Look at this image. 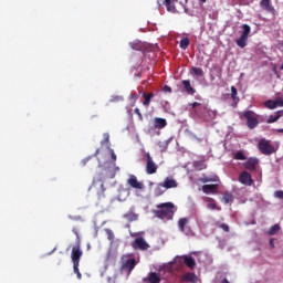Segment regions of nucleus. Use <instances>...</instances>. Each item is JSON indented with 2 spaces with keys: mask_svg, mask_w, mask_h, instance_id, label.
Masks as SVG:
<instances>
[{
  "mask_svg": "<svg viewBox=\"0 0 283 283\" xmlns=\"http://www.w3.org/2000/svg\"><path fill=\"white\" fill-rule=\"evenodd\" d=\"M242 34L239 39L235 40V43L239 48H247V41H249V34H251V27L249 24L242 25Z\"/></svg>",
  "mask_w": 283,
  "mask_h": 283,
  "instance_id": "nucleus-5",
  "label": "nucleus"
},
{
  "mask_svg": "<svg viewBox=\"0 0 283 283\" xmlns=\"http://www.w3.org/2000/svg\"><path fill=\"white\" fill-rule=\"evenodd\" d=\"M146 282L148 283H160V274L156 272H150L148 274V277L146 279Z\"/></svg>",
  "mask_w": 283,
  "mask_h": 283,
  "instance_id": "nucleus-22",
  "label": "nucleus"
},
{
  "mask_svg": "<svg viewBox=\"0 0 283 283\" xmlns=\"http://www.w3.org/2000/svg\"><path fill=\"white\" fill-rule=\"evenodd\" d=\"M193 167L197 169V171H202L207 168V164H205V161H195Z\"/></svg>",
  "mask_w": 283,
  "mask_h": 283,
  "instance_id": "nucleus-27",
  "label": "nucleus"
},
{
  "mask_svg": "<svg viewBox=\"0 0 283 283\" xmlns=\"http://www.w3.org/2000/svg\"><path fill=\"white\" fill-rule=\"evenodd\" d=\"M259 163L260 160H258V158L250 157L245 163H243V167L248 171H255V169H258Z\"/></svg>",
  "mask_w": 283,
  "mask_h": 283,
  "instance_id": "nucleus-12",
  "label": "nucleus"
},
{
  "mask_svg": "<svg viewBox=\"0 0 283 283\" xmlns=\"http://www.w3.org/2000/svg\"><path fill=\"white\" fill-rule=\"evenodd\" d=\"M222 283H230V282H229V280H228L227 277H224V279L222 280Z\"/></svg>",
  "mask_w": 283,
  "mask_h": 283,
  "instance_id": "nucleus-53",
  "label": "nucleus"
},
{
  "mask_svg": "<svg viewBox=\"0 0 283 283\" xmlns=\"http://www.w3.org/2000/svg\"><path fill=\"white\" fill-rule=\"evenodd\" d=\"M280 231V224H274L269 230V235H275Z\"/></svg>",
  "mask_w": 283,
  "mask_h": 283,
  "instance_id": "nucleus-36",
  "label": "nucleus"
},
{
  "mask_svg": "<svg viewBox=\"0 0 283 283\" xmlns=\"http://www.w3.org/2000/svg\"><path fill=\"white\" fill-rule=\"evenodd\" d=\"M220 226H222V223H220V221H216L214 222V227H219L220 228Z\"/></svg>",
  "mask_w": 283,
  "mask_h": 283,
  "instance_id": "nucleus-50",
  "label": "nucleus"
},
{
  "mask_svg": "<svg viewBox=\"0 0 283 283\" xmlns=\"http://www.w3.org/2000/svg\"><path fill=\"white\" fill-rule=\"evenodd\" d=\"M219 229H222L224 233H229L231 231V228L227 223H222L221 226H219Z\"/></svg>",
  "mask_w": 283,
  "mask_h": 283,
  "instance_id": "nucleus-38",
  "label": "nucleus"
},
{
  "mask_svg": "<svg viewBox=\"0 0 283 283\" xmlns=\"http://www.w3.org/2000/svg\"><path fill=\"white\" fill-rule=\"evenodd\" d=\"M164 187H166L167 189H176L178 187V181H176V179L171 178V177H166L164 182Z\"/></svg>",
  "mask_w": 283,
  "mask_h": 283,
  "instance_id": "nucleus-17",
  "label": "nucleus"
},
{
  "mask_svg": "<svg viewBox=\"0 0 283 283\" xmlns=\"http://www.w3.org/2000/svg\"><path fill=\"white\" fill-rule=\"evenodd\" d=\"M81 258H83V250H81V245H74L71 252V260L73 264H81Z\"/></svg>",
  "mask_w": 283,
  "mask_h": 283,
  "instance_id": "nucleus-8",
  "label": "nucleus"
},
{
  "mask_svg": "<svg viewBox=\"0 0 283 283\" xmlns=\"http://www.w3.org/2000/svg\"><path fill=\"white\" fill-rule=\"evenodd\" d=\"M104 140L105 143H109V134H104Z\"/></svg>",
  "mask_w": 283,
  "mask_h": 283,
  "instance_id": "nucleus-48",
  "label": "nucleus"
},
{
  "mask_svg": "<svg viewBox=\"0 0 283 283\" xmlns=\"http://www.w3.org/2000/svg\"><path fill=\"white\" fill-rule=\"evenodd\" d=\"M132 247L135 250L139 249V251H147V249H149V243L147 241H145L144 238H137L132 243Z\"/></svg>",
  "mask_w": 283,
  "mask_h": 283,
  "instance_id": "nucleus-11",
  "label": "nucleus"
},
{
  "mask_svg": "<svg viewBox=\"0 0 283 283\" xmlns=\"http://www.w3.org/2000/svg\"><path fill=\"white\" fill-rule=\"evenodd\" d=\"M189 43H190L189 38H184V39H181L179 45H180L181 50H187V48H189Z\"/></svg>",
  "mask_w": 283,
  "mask_h": 283,
  "instance_id": "nucleus-29",
  "label": "nucleus"
},
{
  "mask_svg": "<svg viewBox=\"0 0 283 283\" xmlns=\"http://www.w3.org/2000/svg\"><path fill=\"white\" fill-rule=\"evenodd\" d=\"M258 148L264 156H271V154H275V146L271 145V142L266 139H261L258 144Z\"/></svg>",
  "mask_w": 283,
  "mask_h": 283,
  "instance_id": "nucleus-3",
  "label": "nucleus"
},
{
  "mask_svg": "<svg viewBox=\"0 0 283 283\" xmlns=\"http://www.w3.org/2000/svg\"><path fill=\"white\" fill-rule=\"evenodd\" d=\"M277 134H283V128L276 129Z\"/></svg>",
  "mask_w": 283,
  "mask_h": 283,
  "instance_id": "nucleus-52",
  "label": "nucleus"
},
{
  "mask_svg": "<svg viewBox=\"0 0 283 283\" xmlns=\"http://www.w3.org/2000/svg\"><path fill=\"white\" fill-rule=\"evenodd\" d=\"M75 235L78 238V232L77 231H75Z\"/></svg>",
  "mask_w": 283,
  "mask_h": 283,
  "instance_id": "nucleus-55",
  "label": "nucleus"
},
{
  "mask_svg": "<svg viewBox=\"0 0 283 283\" xmlns=\"http://www.w3.org/2000/svg\"><path fill=\"white\" fill-rule=\"evenodd\" d=\"M232 200H233V195H231L230 192L223 193V202L226 205H229V202H231Z\"/></svg>",
  "mask_w": 283,
  "mask_h": 283,
  "instance_id": "nucleus-32",
  "label": "nucleus"
},
{
  "mask_svg": "<svg viewBox=\"0 0 283 283\" xmlns=\"http://www.w3.org/2000/svg\"><path fill=\"white\" fill-rule=\"evenodd\" d=\"M107 238L112 242L114 241V232L112 230H106Z\"/></svg>",
  "mask_w": 283,
  "mask_h": 283,
  "instance_id": "nucleus-41",
  "label": "nucleus"
},
{
  "mask_svg": "<svg viewBox=\"0 0 283 283\" xmlns=\"http://www.w3.org/2000/svg\"><path fill=\"white\" fill-rule=\"evenodd\" d=\"M181 84L184 85L185 92H187L190 96H193V94H196V88L191 87V81L184 80Z\"/></svg>",
  "mask_w": 283,
  "mask_h": 283,
  "instance_id": "nucleus-20",
  "label": "nucleus"
},
{
  "mask_svg": "<svg viewBox=\"0 0 283 283\" xmlns=\"http://www.w3.org/2000/svg\"><path fill=\"white\" fill-rule=\"evenodd\" d=\"M113 283H116V279H114Z\"/></svg>",
  "mask_w": 283,
  "mask_h": 283,
  "instance_id": "nucleus-59",
  "label": "nucleus"
},
{
  "mask_svg": "<svg viewBox=\"0 0 283 283\" xmlns=\"http://www.w3.org/2000/svg\"><path fill=\"white\" fill-rule=\"evenodd\" d=\"M214 200H216V199H213V198L205 197V202L211 203V202H213Z\"/></svg>",
  "mask_w": 283,
  "mask_h": 283,
  "instance_id": "nucleus-46",
  "label": "nucleus"
},
{
  "mask_svg": "<svg viewBox=\"0 0 283 283\" xmlns=\"http://www.w3.org/2000/svg\"><path fill=\"white\" fill-rule=\"evenodd\" d=\"M176 205L174 202H164L156 206V209L153 210L155 218L159 220H164V222H169V220H174V216H176Z\"/></svg>",
  "mask_w": 283,
  "mask_h": 283,
  "instance_id": "nucleus-1",
  "label": "nucleus"
},
{
  "mask_svg": "<svg viewBox=\"0 0 283 283\" xmlns=\"http://www.w3.org/2000/svg\"><path fill=\"white\" fill-rule=\"evenodd\" d=\"M166 191H167V188L165 187V184L159 182L157 185V187L155 188L154 193H155L156 198H160V196H163Z\"/></svg>",
  "mask_w": 283,
  "mask_h": 283,
  "instance_id": "nucleus-21",
  "label": "nucleus"
},
{
  "mask_svg": "<svg viewBox=\"0 0 283 283\" xmlns=\"http://www.w3.org/2000/svg\"><path fill=\"white\" fill-rule=\"evenodd\" d=\"M216 179L211 178V177H202L199 179V182H214Z\"/></svg>",
  "mask_w": 283,
  "mask_h": 283,
  "instance_id": "nucleus-39",
  "label": "nucleus"
},
{
  "mask_svg": "<svg viewBox=\"0 0 283 283\" xmlns=\"http://www.w3.org/2000/svg\"><path fill=\"white\" fill-rule=\"evenodd\" d=\"M109 155H111L113 163H116V153H114V149H109Z\"/></svg>",
  "mask_w": 283,
  "mask_h": 283,
  "instance_id": "nucleus-43",
  "label": "nucleus"
},
{
  "mask_svg": "<svg viewBox=\"0 0 283 283\" xmlns=\"http://www.w3.org/2000/svg\"><path fill=\"white\" fill-rule=\"evenodd\" d=\"M181 282H191V283H196L198 282V276L195 273L191 272H187L186 274H184L181 276Z\"/></svg>",
  "mask_w": 283,
  "mask_h": 283,
  "instance_id": "nucleus-19",
  "label": "nucleus"
},
{
  "mask_svg": "<svg viewBox=\"0 0 283 283\" xmlns=\"http://www.w3.org/2000/svg\"><path fill=\"white\" fill-rule=\"evenodd\" d=\"M231 98L234 102V105L240 103V97H238V88H235V86H231Z\"/></svg>",
  "mask_w": 283,
  "mask_h": 283,
  "instance_id": "nucleus-26",
  "label": "nucleus"
},
{
  "mask_svg": "<svg viewBox=\"0 0 283 283\" xmlns=\"http://www.w3.org/2000/svg\"><path fill=\"white\" fill-rule=\"evenodd\" d=\"M261 8L263 10H271V0H261Z\"/></svg>",
  "mask_w": 283,
  "mask_h": 283,
  "instance_id": "nucleus-34",
  "label": "nucleus"
},
{
  "mask_svg": "<svg viewBox=\"0 0 283 283\" xmlns=\"http://www.w3.org/2000/svg\"><path fill=\"white\" fill-rule=\"evenodd\" d=\"M190 105H191L192 109H196V107H200V103H198V102H193Z\"/></svg>",
  "mask_w": 283,
  "mask_h": 283,
  "instance_id": "nucleus-45",
  "label": "nucleus"
},
{
  "mask_svg": "<svg viewBox=\"0 0 283 283\" xmlns=\"http://www.w3.org/2000/svg\"><path fill=\"white\" fill-rule=\"evenodd\" d=\"M124 218L129 222H134V220H138V214H134L132 212L124 214Z\"/></svg>",
  "mask_w": 283,
  "mask_h": 283,
  "instance_id": "nucleus-31",
  "label": "nucleus"
},
{
  "mask_svg": "<svg viewBox=\"0 0 283 283\" xmlns=\"http://www.w3.org/2000/svg\"><path fill=\"white\" fill-rule=\"evenodd\" d=\"M189 218H181L178 220V229L181 233L189 235L191 233V228L188 227Z\"/></svg>",
  "mask_w": 283,
  "mask_h": 283,
  "instance_id": "nucleus-10",
  "label": "nucleus"
},
{
  "mask_svg": "<svg viewBox=\"0 0 283 283\" xmlns=\"http://www.w3.org/2000/svg\"><path fill=\"white\" fill-rule=\"evenodd\" d=\"M118 101H123V96H113V97L111 98V103H116V102H118Z\"/></svg>",
  "mask_w": 283,
  "mask_h": 283,
  "instance_id": "nucleus-42",
  "label": "nucleus"
},
{
  "mask_svg": "<svg viewBox=\"0 0 283 283\" xmlns=\"http://www.w3.org/2000/svg\"><path fill=\"white\" fill-rule=\"evenodd\" d=\"M247 119V125L249 129H255L258 125H260V120L258 119V115L253 111H245L242 113L241 118Z\"/></svg>",
  "mask_w": 283,
  "mask_h": 283,
  "instance_id": "nucleus-2",
  "label": "nucleus"
},
{
  "mask_svg": "<svg viewBox=\"0 0 283 283\" xmlns=\"http://www.w3.org/2000/svg\"><path fill=\"white\" fill-rule=\"evenodd\" d=\"M135 114H137V116H138L139 114H142V113H140V108H135Z\"/></svg>",
  "mask_w": 283,
  "mask_h": 283,
  "instance_id": "nucleus-49",
  "label": "nucleus"
},
{
  "mask_svg": "<svg viewBox=\"0 0 283 283\" xmlns=\"http://www.w3.org/2000/svg\"><path fill=\"white\" fill-rule=\"evenodd\" d=\"M153 125L155 129H165V127H167V119L161 117H155L153 119Z\"/></svg>",
  "mask_w": 283,
  "mask_h": 283,
  "instance_id": "nucleus-15",
  "label": "nucleus"
},
{
  "mask_svg": "<svg viewBox=\"0 0 283 283\" xmlns=\"http://www.w3.org/2000/svg\"><path fill=\"white\" fill-rule=\"evenodd\" d=\"M184 263L188 269H195L196 268V259L193 256H184Z\"/></svg>",
  "mask_w": 283,
  "mask_h": 283,
  "instance_id": "nucleus-24",
  "label": "nucleus"
},
{
  "mask_svg": "<svg viewBox=\"0 0 283 283\" xmlns=\"http://www.w3.org/2000/svg\"><path fill=\"white\" fill-rule=\"evenodd\" d=\"M137 116H138L139 120H143V113H139V115H137Z\"/></svg>",
  "mask_w": 283,
  "mask_h": 283,
  "instance_id": "nucleus-51",
  "label": "nucleus"
},
{
  "mask_svg": "<svg viewBox=\"0 0 283 283\" xmlns=\"http://www.w3.org/2000/svg\"><path fill=\"white\" fill-rule=\"evenodd\" d=\"M108 282H112V277H108Z\"/></svg>",
  "mask_w": 283,
  "mask_h": 283,
  "instance_id": "nucleus-57",
  "label": "nucleus"
},
{
  "mask_svg": "<svg viewBox=\"0 0 283 283\" xmlns=\"http://www.w3.org/2000/svg\"><path fill=\"white\" fill-rule=\"evenodd\" d=\"M178 0H164V6H166L167 12H171V14H176L178 10L176 9V3Z\"/></svg>",
  "mask_w": 283,
  "mask_h": 283,
  "instance_id": "nucleus-14",
  "label": "nucleus"
},
{
  "mask_svg": "<svg viewBox=\"0 0 283 283\" xmlns=\"http://www.w3.org/2000/svg\"><path fill=\"white\" fill-rule=\"evenodd\" d=\"M265 107H268V109H275L276 107H283V99H269L265 102Z\"/></svg>",
  "mask_w": 283,
  "mask_h": 283,
  "instance_id": "nucleus-18",
  "label": "nucleus"
},
{
  "mask_svg": "<svg viewBox=\"0 0 283 283\" xmlns=\"http://www.w3.org/2000/svg\"><path fill=\"white\" fill-rule=\"evenodd\" d=\"M199 3H207V0H199Z\"/></svg>",
  "mask_w": 283,
  "mask_h": 283,
  "instance_id": "nucleus-54",
  "label": "nucleus"
},
{
  "mask_svg": "<svg viewBox=\"0 0 283 283\" xmlns=\"http://www.w3.org/2000/svg\"><path fill=\"white\" fill-rule=\"evenodd\" d=\"M127 185L132 187V189H139L143 190L145 189V184L143 181H138V178L136 175H129L127 179Z\"/></svg>",
  "mask_w": 283,
  "mask_h": 283,
  "instance_id": "nucleus-9",
  "label": "nucleus"
},
{
  "mask_svg": "<svg viewBox=\"0 0 283 283\" xmlns=\"http://www.w3.org/2000/svg\"><path fill=\"white\" fill-rule=\"evenodd\" d=\"M78 266H80V264H73V271L76 274L77 280H83V274H81Z\"/></svg>",
  "mask_w": 283,
  "mask_h": 283,
  "instance_id": "nucleus-35",
  "label": "nucleus"
},
{
  "mask_svg": "<svg viewBox=\"0 0 283 283\" xmlns=\"http://www.w3.org/2000/svg\"><path fill=\"white\" fill-rule=\"evenodd\" d=\"M239 182H241V185H247L248 187H251V185H253V178L251 177V174L242 171L239 176Z\"/></svg>",
  "mask_w": 283,
  "mask_h": 283,
  "instance_id": "nucleus-13",
  "label": "nucleus"
},
{
  "mask_svg": "<svg viewBox=\"0 0 283 283\" xmlns=\"http://www.w3.org/2000/svg\"><path fill=\"white\" fill-rule=\"evenodd\" d=\"M163 92H166V93L171 94V87H170V86L165 85V86H164V88H163Z\"/></svg>",
  "mask_w": 283,
  "mask_h": 283,
  "instance_id": "nucleus-44",
  "label": "nucleus"
},
{
  "mask_svg": "<svg viewBox=\"0 0 283 283\" xmlns=\"http://www.w3.org/2000/svg\"><path fill=\"white\" fill-rule=\"evenodd\" d=\"M133 269H136V259H132L127 255L122 256L120 271H126L128 275H130Z\"/></svg>",
  "mask_w": 283,
  "mask_h": 283,
  "instance_id": "nucleus-6",
  "label": "nucleus"
},
{
  "mask_svg": "<svg viewBox=\"0 0 283 283\" xmlns=\"http://www.w3.org/2000/svg\"><path fill=\"white\" fill-rule=\"evenodd\" d=\"M270 247H271V249H275V240L274 239H270Z\"/></svg>",
  "mask_w": 283,
  "mask_h": 283,
  "instance_id": "nucleus-47",
  "label": "nucleus"
},
{
  "mask_svg": "<svg viewBox=\"0 0 283 283\" xmlns=\"http://www.w3.org/2000/svg\"><path fill=\"white\" fill-rule=\"evenodd\" d=\"M92 189L96 193L98 200H102V198H105V185L103 184V180L101 179L93 180V184L90 187V191H92Z\"/></svg>",
  "mask_w": 283,
  "mask_h": 283,
  "instance_id": "nucleus-4",
  "label": "nucleus"
},
{
  "mask_svg": "<svg viewBox=\"0 0 283 283\" xmlns=\"http://www.w3.org/2000/svg\"><path fill=\"white\" fill-rule=\"evenodd\" d=\"M234 160H247V156L242 150H239L234 154Z\"/></svg>",
  "mask_w": 283,
  "mask_h": 283,
  "instance_id": "nucleus-30",
  "label": "nucleus"
},
{
  "mask_svg": "<svg viewBox=\"0 0 283 283\" xmlns=\"http://www.w3.org/2000/svg\"><path fill=\"white\" fill-rule=\"evenodd\" d=\"M191 71L195 76H205V71H202L200 67L192 66Z\"/></svg>",
  "mask_w": 283,
  "mask_h": 283,
  "instance_id": "nucleus-28",
  "label": "nucleus"
},
{
  "mask_svg": "<svg viewBox=\"0 0 283 283\" xmlns=\"http://www.w3.org/2000/svg\"><path fill=\"white\" fill-rule=\"evenodd\" d=\"M207 208L210 209L211 211H220L221 208L218 207V205L216 203V200L214 201H211L210 203L207 205Z\"/></svg>",
  "mask_w": 283,
  "mask_h": 283,
  "instance_id": "nucleus-33",
  "label": "nucleus"
},
{
  "mask_svg": "<svg viewBox=\"0 0 283 283\" xmlns=\"http://www.w3.org/2000/svg\"><path fill=\"white\" fill-rule=\"evenodd\" d=\"M143 105H145V107H149V103H151V99L154 98V93H143Z\"/></svg>",
  "mask_w": 283,
  "mask_h": 283,
  "instance_id": "nucleus-25",
  "label": "nucleus"
},
{
  "mask_svg": "<svg viewBox=\"0 0 283 283\" xmlns=\"http://www.w3.org/2000/svg\"><path fill=\"white\" fill-rule=\"evenodd\" d=\"M202 191L206 195H210V193L216 195L218 193V184L203 185Z\"/></svg>",
  "mask_w": 283,
  "mask_h": 283,
  "instance_id": "nucleus-16",
  "label": "nucleus"
},
{
  "mask_svg": "<svg viewBox=\"0 0 283 283\" xmlns=\"http://www.w3.org/2000/svg\"><path fill=\"white\" fill-rule=\"evenodd\" d=\"M282 114H283L282 111H277V112L275 113V116H273V115H270V116H269L266 123H268L269 125H271L272 123H277V120H280V118L282 117Z\"/></svg>",
  "mask_w": 283,
  "mask_h": 283,
  "instance_id": "nucleus-23",
  "label": "nucleus"
},
{
  "mask_svg": "<svg viewBox=\"0 0 283 283\" xmlns=\"http://www.w3.org/2000/svg\"><path fill=\"white\" fill-rule=\"evenodd\" d=\"M274 198H279L280 200H283V190H276L274 192Z\"/></svg>",
  "mask_w": 283,
  "mask_h": 283,
  "instance_id": "nucleus-40",
  "label": "nucleus"
},
{
  "mask_svg": "<svg viewBox=\"0 0 283 283\" xmlns=\"http://www.w3.org/2000/svg\"><path fill=\"white\" fill-rule=\"evenodd\" d=\"M146 174L153 176V174H156L158 171V165L154 163V158H151V155L149 153L146 154Z\"/></svg>",
  "mask_w": 283,
  "mask_h": 283,
  "instance_id": "nucleus-7",
  "label": "nucleus"
},
{
  "mask_svg": "<svg viewBox=\"0 0 283 283\" xmlns=\"http://www.w3.org/2000/svg\"><path fill=\"white\" fill-rule=\"evenodd\" d=\"M158 6H159V8H160V1H158Z\"/></svg>",
  "mask_w": 283,
  "mask_h": 283,
  "instance_id": "nucleus-58",
  "label": "nucleus"
},
{
  "mask_svg": "<svg viewBox=\"0 0 283 283\" xmlns=\"http://www.w3.org/2000/svg\"><path fill=\"white\" fill-rule=\"evenodd\" d=\"M130 48L132 50H142L143 49V44H140V42H132L130 43Z\"/></svg>",
  "mask_w": 283,
  "mask_h": 283,
  "instance_id": "nucleus-37",
  "label": "nucleus"
},
{
  "mask_svg": "<svg viewBox=\"0 0 283 283\" xmlns=\"http://www.w3.org/2000/svg\"><path fill=\"white\" fill-rule=\"evenodd\" d=\"M280 70H283V64L280 66Z\"/></svg>",
  "mask_w": 283,
  "mask_h": 283,
  "instance_id": "nucleus-56",
  "label": "nucleus"
}]
</instances>
